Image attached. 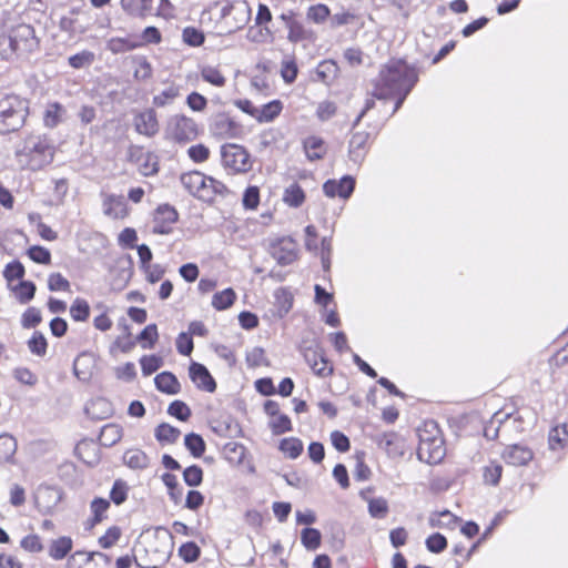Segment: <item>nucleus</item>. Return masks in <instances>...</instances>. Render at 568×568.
Instances as JSON below:
<instances>
[{
	"instance_id": "obj_1",
	"label": "nucleus",
	"mask_w": 568,
	"mask_h": 568,
	"mask_svg": "<svg viewBox=\"0 0 568 568\" xmlns=\"http://www.w3.org/2000/svg\"><path fill=\"white\" fill-rule=\"evenodd\" d=\"M418 75L414 68L400 60L389 61L379 72L375 82L373 97L386 99L398 95L394 111H397L412 88L417 82Z\"/></svg>"
},
{
	"instance_id": "obj_2",
	"label": "nucleus",
	"mask_w": 568,
	"mask_h": 568,
	"mask_svg": "<svg viewBox=\"0 0 568 568\" xmlns=\"http://www.w3.org/2000/svg\"><path fill=\"white\" fill-rule=\"evenodd\" d=\"M40 41L29 24H19L8 38H0V60L10 61L13 55L27 58L39 50Z\"/></svg>"
},
{
	"instance_id": "obj_3",
	"label": "nucleus",
	"mask_w": 568,
	"mask_h": 568,
	"mask_svg": "<svg viewBox=\"0 0 568 568\" xmlns=\"http://www.w3.org/2000/svg\"><path fill=\"white\" fill-rule=\"evenodd\" d=\"M29 114V101L13 93H0V133L19 130Z\"/></svg>"
},
{
	"instance_id": "obj_4",
	"label": "nucleus",
	"mask_w": 568,
	"mask_h": 568,
	"mask_svg": "<svg viewBox=\"0 0 568 568\" xmlns=\"http://www.w3.org/2000/svg\"><path fill=\"white\" fill-rule=\"evenodd\" d=\"M183 187L199 200L211 202L216 195L226 192V186L199 171L183 173L180 178Z\"/></svg>"
},
{
	"instance_id": "obj_5",
	"label": "nucleus",
	"mask_w": 568,
	"mask_h": 568,
	"mask_svg": "<svg viewBox=\"0 0 568 568\" xmlns=\"http://www.w3.org/2000/svg\"><path fill=\"white\" fill-rule=\"evenodd\" d=\"M418 457L428 464H437L445 456L444 440L434 422L425 424V429H419Z\"/></svg>"
},
{
	"instance_id": "obj_6",
	"label": "nucleus",
	"mask_w": 568,
	"mask_h": 568,
	"mask_svg": "<svg viewBox=\"0 0 568 568\" xmlns=\"http://www.w3.org/2000/svg\"><path fill=\"white\" fill-rule=\"evenodd\" d=\"M20 162L31 170H39L51 163L53 159V148L47 139L41 136H31L26 140L24 146L18 152Z\"/></svg>"
},
{
	"instance_id": "obj_7",
	"label": "nucleus",
	"mask_w": 568,
	"mask_h": 568,
	"mask_svg": "<svg viewBox=\"0 0 568 568\" xmlns=\"http://www.w3.org/2000/svg\"><path fill=\"white\" fill-rule=\"evenodd\" d=\"M164 132L166 139L185 144L197 138L199 125L192 118L174 114L169 118Z\"/></svg>"
},
{
	"instance_id": "obj_8",
	"label": "nucleus",
	"mask_w": 568,
	"mask_h": 568,
	"mask_svg": "<svg viewBox=\"0 0 568 568\" xmlns=\"http://www.w3.org/2000/svg\"><path fill=\"white\" fill-rule=\"evenodd\" d=\"M142 552H149V548L138 545L133 548V557L123 556L118 558L116 568H130L133 561L138 567L141 568H158L162 562H164L169 557L168 547L163 549H154L152 550V556L148 560L142 558Z\"/></svg>"
},
{
	"instance_id": "obj_9",
	"label": "nucleus",
	"mask_w": 568,
	"mask_h": 568,
	"mask_svg": "<svg viewBox=\"0 0 568 568\" xmlns=\"http://www.w3.org/2000/svg\"><path fill=\"white\" fill-rule=\"evenodd\" d=\"M221 155L224 168L233 173L247 172L252 166L248 152L241 145L225 144Z\"/></svg>"
},
{
	"instance_id": "obj_10",
	"label": "nucleus",
	"mask_w": 568,
	"mask_h": 568,
	"mask_svg": "<svg viewBox=\"0 0 568 568\" xmlns=\"http://www.w3.org/2000/svg\"><path fill=\"white\" fill-rule=\"evenodd\" d=\"M179 214L176 210L169 205L162 204L153 213L152 232L155 234H169L176 223Z\"/></svg>"
},
{
	"instance_id": "obj_11",
	"label": "nucleus",
	"mask_w": 568,
	"mask_h": 568,
	"mask_svg": "<svg viewBox=\"0 0 568 568\" xmlns=\"http://www.w3.org/2000/svg\"><path fill=\"white\" fill-rule=\"evenodd\" d=\"M221 18L225 20V29L229 32L241 29L248 20V9L242 6L226 3L221 9Z\"/></svg>"
},
{
	"instance_id": "obj_12",
	"label": "nucleus",
	"mask_w": 568,
	"mask_h": 568,
	"mask_svg": "<svg viewBox=\"0 0 568 568\" xmlns=\"http://www.w3.org/2000/svg\"><path fill=\"white\" fill-rule=\"evenodd\" d=\"M103 214L112 220H123L129 215L128 204L122 195L101 193Z\"/></svg>"
},
{
	"instance_id": "obj_13",
	"label": "nucleus",
	"mask_w": 568,
	"mask_h": 568,
	"mask_svg": "<svg viewBox=\"0 0 568 568\" xmlns=\"http://www.w3.org/2000/svg\"><path fill=\"white\" fill-rule=\"evenodd\" d=\"M133 125L139 134L148 138L154 136L159 132V122L156 112L153 109H146L134 115Z\"/></svg>"
},
{
	"instance_id": "obj_14",
	"label": "nucleus",
	"mask_w": 568,
	"mask_h": 568,
	"mask_svg": "<svg viewBox=\"0 0 568 568\" xmlns=\"http://www.w3.org/2000/svg\"><path fill=\"white\" fill-rule=\"evenodd\" d=\"M304 357L315 375L327 377L333 373V366L325 357L322 349L307 348L304 353Z\"/></svg>"
},
{
	"instance_id": "obj_15",
	"label": "nucleus",
	"mask_w": 568,
	"mask_h": 568,
	"mask_svg": "<svg viewBox=\"0 0 568 568\" xmlns=\"http://www.w3.org/2000/svg\"><path fill=\"white\" fill-rule=\"evenodd\" d=\"M272 255L281 265H288L297 258V244L290 237L278 240L272 246Z\"/></svg>"
},
{
	"instance_id": "obj_16",
	"label": "nucleus",
	"mask_w": 568,
	"mask_h": 568,
	"mask_svg": "<svg viewBox=\"0 0 568 568\" xmlns=\"http://www.w3.org/2000/svg\"><path fill=\"white\" fill-rule=\"evenodd\" d=\"M355 187V181L352 176L345 175L341 180H328L323 185V191L328 197L338 196L348 199Z\"/></svg>"
},
{
	"instance_id": "obj_17",
	"label": "nucleus",
	"mask_w": 568,
	"mask_h": 568,
	"mask_svg": "<svg viewBox=\"0 0 568 568\" xmlns=\"http://www.w3.org/2000/svg\"><path fill=\"white\" fill-rule=\"evenodd\" d=\"M501 457L508 465L525 466L532 459L534 454L529 447L515 444L507 446Z\"/></svg>"
},
{
	"instance_id": "obj_18",
	"label": "nucleus",
	"mask_w": 568,
	"mask_h": 568,
	"mask_svg": "<svg viewBox=\"0 0 568 568\" xmlns=\"http://www.w3.org/2000/svg\"><path fill=\"white\" fill-rule=\"evenodd\" d=\"M211 130L214 135L223 139L236 138L240 133V126L226 114H217L214 118Z\"/></svg>"
},
{
	"instance_id": "obj_19",
	"label": "nucleus",
	"mask_w": 568,
	"mask_h": 568,
	"mask_svg": "<svg viewBox=\"0 0 568 568\" xmlns=\"http://www.w3.org/2000/svg\"><path fill=\"white\" fill-rule=\"evenodd\" d=\"M190 377L197 388L212 393L216 388L215 381L211 376L206 367L199 363H193L190 366Z\"/></svg>"
},
{
	"instance_id": "obj_20",
	"label": "nucleus",
	"mask_w": 568,
	"mask_h": 568,
	"mask_svg": "<svg viewBox=\"0 0 568 568\" xmlns=\"http://www.w3.org/2000/svg\"><path fill=\"white\" fill-rule=\"evenodd\" d=\"M95 559L108 560V557L102 552H87L78 550L73 552L67 560L68 568H90L92 561Z\"/></svg>"
},
{
	"instance_id": "obj_21",
	"label": "nucleus",
	"mask_w": 568,
	"mask_h": 568,
	"mask_svg": "<svg viewBox=\"0 0 568 568\" xmlns=\"http://www.w3.org/2000/svg\"><path fill=\"white\" fill-rule=\"evenodd\" d=\"M123 464L133 470L146 469L150 465L149 456L140 448H129L122 457Z\"/></svg>"
},
{
	"instance_id": "obj_22",
	"label": "nucleus",
	"mask_w": 568,
	"mask_h": 568,
	"mask_svg": "<svg viewBox=\"0 0 568 568\" xmlns=\"http://www.w3.org/2000/svg\"><path fill=\"white\" fill-rule=\"evenodd\" d=\"M73 540L69 536L52 539L48 546V555L53 560H62L72 550Z\"/></svg>"
},
{
	"instance_id": "obj_23",
	"label": "nucleus",
	"mask_w": 568,
	"mask_h": 568,
	"mask_svg": "<svg viewBox=\"0 0 568 568\" xmlns=\"http://www.w3.org/2000/svg\"><path fill=\"white\" fill-rule=\"evenodd\" d=\"M67 110L59 102L48 103L43 113V124L53 129L65 120Z\"/></svg>"
},
{
	"instance_id": "obj_24",
	"label": "nucleus",
	"mask_w": 568,
	"mask_h": 568,
	"mask_svg": "<svg viewBox=\"0 0 568 568\" xmlns=\"http://www.w3.org/2000/svg\"><path fill=\"white\" fill-rule=\"evenodd\" d=\"M368 138L367 132H356L352 135L348 152L353 162L359 163L364 159Z\"/></svg>"
},
{
	"instance_id": "obj_25",
	"label": "nucleus",
	"mask_w": 568,
	"mask_h": 568,
	"mask_svg": "<svg viewBox=\"0 0 568 568\" xmlns=\"http://www.w3.org/2000/svg\"><path fill=\"white\" fill-rule=\"evenodd\" d=\"M496 424H505V426H508L509 424H518L515 427L519 432L524 430L521 416L511 417L510 414L496 413L491 420L489 422V425L486 426L485 428V436L491 439H494L497 436V428H495L493 434H490V428L494 427Z\"/></svg>"
},
{
	"instance_id": "obj_26",
	"label": "nucleus",
	"mask_w": 568,
	"mask_h": 568,
	"mask_svg": "<svg viewBox=\"0 0 568 568\" xmlns=\"http://www.w3.org/2000/svg\"><path fill=\"white\" fill-rule=\"evenodd\" d=\"M154 383L156 388L165 394L175 395L180 392V383L178 378L170 372H162L155 376Z\"/></svg>"
},
{
	"instance_id": "obj_27",
	"label": "nucleus",
	"mask_w": 568,
	"mask_h": 568,
	"mask_svg": "<svg viewBox=\"0 0 568 568\" xmlns=\"http://www.w3.org/2000/svg\"><path fill=\"white\" fill-rule=\"evenodd\" d=\"M287 40L293 43L302 42V41H314L315 33L307 29L300 20L295 22H291L290 28L287 29Z\"/></svg>"
},
{
	"instance_id": "obj_28",
	"label": "nucleus",
	"mask_w": 568,
	"mask_h": 568,
	"mask_svg": "<svg viewBox=\"0 0 568 568\" xmlns=\"http://www.w3.org/2000/svg\"><path fill=\"white\" fill-rule=\"evenodd\" d=\"M428 523L433 528H446L453 530L457 527L459 518L450 511L444 510L432 514L429 516Z\"/></svg>"
},
{
	"instance_id": "obj_29",
	"label": "nucleus",
	"mask_w": 568,
	"mask_h": 568,
	"mask_svg": "<svg viewBox=\"0 0 568 568\" xmlns=\"http://www.w3.org/2000/svg\"><path fill=\"white\" fill-rule=\"evenodd\" d=\"M153 0H121L122 9L131 16L144 17L151 12Z\"/></svg>"
},
{
	"instance_id": "obj_30",
	"label": "nucleus",
	"mask_w": 568,
	"mask_h": 568,
	"mask_svg": "<svg viewBox=\"0 0 568 568\" xmlns=\"http://www.w3.org/2000/svg\"><path fill=\"white\" fill-rule=\"evenodd\" d=\"M200 74L203 81L222 88L226 83V78L219 67L205 64L200 68Z\"/></svg>"
},
{
	"instance_id": "obj_31",
	"label": "nucleus",
	"mask_w": 568,
	"mask_h": 568,
	"mask_svg": "<svg viewBox=\"0 0 568 568\" xmlns=\"http://www.w3.org/2000/svg\"><path fill=\"white\" fill-rule=\"evenodd\" d=\"M304 150L307 159L311 161L322 159L326 152L323 139L318 136H308L305 139Z\"/></svg>"
},
{
	"instance_id": "obj_32",
	"label": "nucleus",
	"mask_w": 568,
	"mask_h": 568,
	"mask_svg": "<svg viewBox=\"0 0 568 568\" xmlns=\"http://www.w3.org/2000/svg\"><path fill=\"white\" fill-rule=\"evenodd\" d=\"M274 307L278 317L285 316L293 306V296L285 288H278L274 293Z\"/></svg>"
},
{
	"instance_id": "obj_33",
	"label": "nucleus",
	"mask_w": 568,
	"mask_h": 568,
	"mask_svg": "<svg viewBox=\"0 0 568 568\" xmlns=\"http://www.w3.org/2000/svg\"><path fill=\"white\" fill-rule=\"evenodd\" d=\"M305 201V193L297 183H292L285 187L283 202L290 207H300Z\"/></svg>"
},
{
	"instance_id": "obj_34",
	"label": "nucleus",
	"mask_w": 568,
	"mask_h": 568,
	"mask_svg": "<svg viewBox=\"0 0 568 568\" xmlns=\"http://www.w3.org/2000/svg\"><path fill=\"white\" fill-rule=\"evenodd\" d=\"M139 47V43L135 42L131 37L128 38H111L106 42V49L111 51L113 54H120L129 52Z\"/></svg>"
},
{
	"instance_id": "obj_35",
	"label": "nucleus",
	"mask_w": 568,
	"mask_h": 568,
	"mask_svg": "<svg viewBox=\"0 0 568 568\" xmlns=\"http://www.w3.org/2000/svg\"><path fill=\"white\" fill-rule=\"evenodd\" d=\"M282 111V103L278 100L271 101L262 106H257L256 121L264 123L271 122Z\"/></svg>"
},
{
	"instance_id": "obj_36",
	"label": "nucleus",
	"mask_w": 568,
	"mask_h": 568,
	"mask_svg": "<svg viewBox=\"0 0 568 568\" xmlns=\"http://www.w3.org/2000/svg\"><path fill=\"white\" fill-rule=\"evenodd\" d=\"M17 440L9 434L0 435V463H9L12 460L17 452Z\"/></svg>"
},
{
	"instance_id": "obj_37",
	"label": "nucleus",
	"mask_w": 568,
	"mask_h": 568,
	"mask_svg": "<svg viewBox=\"0 0 568 568\" xmlns=\"http://www.w3.org/2000/svg\"><path fill=\"white\" fill-rule=\"evenodd\" d=\"M75 454L85 464L92 465L98 462L97 445L92 440H81L75 446Z\"/></svg>"
},
{
	"instance_id": "obj_38",
	"label": "nucleus",
	"mask_w": 568,
	"mask_h": 568,
	"mask_svg": "<svg viewBox=\"0 0 568 568\" xmlns=\"http://www.w3.org/2000/svg\"><path fill=\"white\" fill-rule=\"evenodd\" d=\"M123 435V429L116 424H108L102 427L100 433V442L104 446H113L116 444Z\"/></svg>"
},
{
	"instance_id": "obj_39",
	"label": "nucleus",
	"mask_w": 568,
	"mask_h": 568,
	"mask_svg": "<svg viewBox=\"0 0 568 568\" xmlns=\"http://www.w3.org/2000/svg\"><path fill=\"white\" fill-rule=\"evenodd\" d=\"M236 300V293L232 288L217 292L212 297V306L217 311L231 307Z\"/></svg>"
},
{
	"instance_id": "obj_40",
	"label": "nucleus",
	"mask_w": 568,
	"mask_h": 568,
	"mask_svg": "<svg viewBox=\"0 0 568 568\" xmlns=\"http://www.w3.org/2000/svg\"><path fill=\"white\" fill-rule=\"evenodd\" d=\"M159 338V332L155 324H149L144 329L136 336V343L141 345L143 349H151L154 347Z\"/></svg>"
},
{
	"instance_id": "obj_41",
	"label": "nucleus",
	"mask_w": 568,
	"mask_h": 568,
	"mask_svg": "<svg viewBox=\"0 0 568 568\" xmlns=\"http://www.w3.org/2000/svg\"><path fill=\"white\" fill-rule=\"evenodd\" d=\"M89 16V11L78 12L75 18L72 17H63L60 21V27L62 30L68 31L70 33H83L87 28L79 24L80 20L87 18Z\"/></svg>"
},
{
	"instance_id": "obj_42",
	"label": "nucleus",
	"mask_w": 568,
	"mask_h": 568,
	"mask_svg": "<svg viewBox=\"0 0 568 568\" xmlns=\"http://www.w3.org/2000/svg\"><path fill=\"white\" fill-rule=\"evenodd\" d=\"M180 430L170 424H160L155 428V438L162 444H173L180 437Z\"/></svg>"
},
{
	"instance_id": "obj_43",
	"label": "nucleus",
	"mask_w": 568,
	"mask_h": 568,
	"mask_svg": "<svg viewBox=\"0 0 568 568\" xmlns=\"http://www.w3.org/2000/svg\"><path fill=\"white\" fill-rule=\"evenodd\" d=\"M14 293L16 298L21 303L26 304L34 297L36 285L30 281H21L11 288Z\"/></svg>"
},
{
	"instance_id": "obj_44",
	"label": "nucleus",
	"mask_w": 568,
	"mask_h": 568,
	"mask_svg": "<svg viewBox=\"0 0 568 568\" xmlns=\"http://www.w3.org/2000/svg\"><path fill=\"white\" fill-rule=\"evenodd\" d=\"M179 95V87L171 84L153 97V104L159 108L171 104Z\"/></svg>"
},
{
	"instance_id": "obj_45",
	"label": "nucleus",
	"mask_w": 568,
	"mask_h": 568,
	"mask_svg": "<svg viewBox=\"0 0 568 568\" xmlns=\"http://www.w3.org/2000/svg\"><path fill=\"white\" fill-rule=\"evenodd\" d=\"M280 449L285 456L295 459L303 452V443L295 437L284 438L280 443Z\"/></svg>"
},
{
	"instance_id": "obj_46",
	"label": "nucleus",
	"mask_w": 568,
	"mask_h": 568,
	"mask_svg": "<svg viewBox=\"0 0 568 568\" xmlns=\"http://www.w3.org/2000/svg\"><path fill=\"white\" fill-rule=\"evenodd\" d=\"M70 315L77 322L87 321L90 315L89 303L83 298L77 297L70 306Z\"/></svg>"
},
{
	"instance_id": "obj_47",
	"label": "nucleus",
	"mask_w": 568,
	"mask_h": 568,
	"mask_svg": "<svg viewBox=\"0 0 568 568\" xmlns=\"http://www.w3.org/2000/svg\"><path fill=\"white\" fill-rule=\"evenodd\" d=\"M322 536L315 528H304L301 532L302 545L307 550H316L321 546Z\"/></svg>"
},
{
	"instance_id": "obj_48",
	"label": "nucleus",
	"mask_w": 568,
	"mask_h": 568,
	"mask_svg": "<svg viewBox=\"0 0 568 568\" xmlns=\"http://www.w3.org/2000/svg\"><path fill=\"white\" fill-rule=\"evenodd\" d=\"M184 445L192 456L199 458L205 452V443L203 438L194 433L187 434L184 438Z\"/></svg>"
},
{
	"instance_id": "obj_49",
	"label": "nucleus",
	"mask_w": 568,
	"mask_h": 568,
	"mask_svg": "<svg viewBox=\"0 0 568 568\" xmlns=\"http://www.w3.org/2000/svg\"><path fill=\"white\" fill-rule=\"evenodd\" d=\"M93 358L90 354L83 353L79 355L73 364V371L78 378L87 379L90 376V366Z\"/></svg>"
},
{
	"instance_id": "obj_50",
	"label": "nucleus",
	"mask_w": 568,
	"mask_h": 568,
	"mask_svg": "<svg viewBox=\"0 0 568 568\" xmlns=\"http://www.w3.org/2000/svg\"><path fill=\"white\" fill-rule=\"evenodd\" d=\"M368 513L373 518H384L388 513V503L383 497L368 499Z\"/></svg>"
},
{
	"instance_id": "obj_51",
	"label": "nucleus",
	"mask_w": 568,
	"mask_h": 568,
	"mask_svg": "<svg viewBox=\"0 0 568 568\" xmlns=\"http://www.w3.org/2000/svg\"><path fill=\"white\" fill-rule=\"evenodd\" d=\"M268 425L275 435H281L292 429L291 419L285 414H278L272 417Z\"/></svg>"
},
{
	"instance_id": "obj_52",
	"label": "nucleus",
	"mask_w": 568,
	"mask_h": 568,
	"mask_svg": "<svg viewBox=\"0 0 568 568\" xmlns=\"http://www.w3.org/2000/svg\"><path fill=\"white\" fill-rule=\"evenodd\" d=\"M109 507H110V503H109V500H106L104 498H94L91 501L90 508H91V513L93 515V518H92L93 525L102 521V519L105 517V513L109 509Z\"/></svg>"
},
{
	"instance_id": "obj_53",
	"label": "nucleus",
	"mask_w": 568,
	"mask_h": 568,
	"mask_svg": "<svg viewBox=\"0 0 568 568\" xmlns=\"http://www.w3.org/2000/svg\"><path fill=\"white\" fill-rule=\"evenodd\" d=\"M47 339L40 332H34L28 342L30 352L38 356H43L47 353Z\"/></svg>"
},
{
	"instance_id": "obj_54",
	"label": "nucleus",
	"mask_w": 568,
	"mask_h": 568,
	"mask_svg": "<svg viewBox=\"0 0 568 568\" xmlns=\"http://www.w3.org/2000/svg\"><path fill=\"white\" fill-rule=\"evenodd\" d=\"M140 364L142 373L145 376H149L162 366L163 361L161 357L156 355H144L141 357Z\"/></svg>"
},
{
	"instance_id": "obj_55",
	"label": "nucleus",
	"mask_w": 568,
	"mask_h": 568,
	"mask_svg": "<svg viewBox=\"0 0 568 568\" xmlns=\"http://www.w3.org/2000/svg\"><path fill=\"white\" fill-rule=\"evenodd\" d=\"M183 479L187 486H200L203 480V470L201 467L193 465L184 469Z\"/></svg>"
},
{
	"instance_id": "obj_56",
	"label": "nucleus",
	"mask_w": 568,
	"mask_h": 568,
	"mask_svg": "<svg viewBox=\"0 0 568 568\" xmlns=\"http://www.w3.org/2000/svg\"><path fill=\"white\" fill-rule=\"evenodd\" d=\"M94 53L88 50H83L69 58V64L74 69H80L90 65L94 61Z\"/></svg>"
},
{
	"instance_id": "obj_57",
	"label": "nucleus",
	"mask_w": 568,
	"mask_h": 568,
	"mask_svg": "<svg viewBox=\"0 0 568 568\" xmlns=\"http://www.w3.org/2000/svg\"><path fill=\"white\" fill-rule=\"evenodd\" d=\"M306 17L315 23H322L329 17V9L327 6L322 3L311 6L307 10Z\"/></svg>"
},
{
	"instance_id": "obj_58",
	"label": "nucleus",
	"mask_w": 568,
	"mask_h": 568,
	"mask_svg": "<svg viewBox=\"0 0 568 568\" xmlns=\"http://www.w3.org/2000/svg\"><path fill=\"white\" fill-rule=\"evenodd\" d=\"M12 375L22 385L32 387L38 383L37 375L27 367L14 368Z\"/></svg>"
},
{
	"instance_id": "obj_59",
	"label": "nucleus",
	"mask_w": 568,
	"mask_h": 568,
	"mask_svg": "<svg viewBox=\"0 0 568 568\" xmlns=\"http://www.w3.org/2000/svg\"><path fill=\"white\" fill-rule=\"evenodd\" d=\"M28 256L36 263L48 265L51 263V253L48 248L39 245L28 250Z\"/></svg>"
},
{
	"instance_id": "obj_60",
	"label": "nucleus",
	"mask_w": 568,
	"mask_h": 568,
	"mask_svg": "<svg viewBox=\"0 0 568 568\" xmlns=\"http://www.w3.org/2000/svg\"><path fill=\"white\" fill-rule=\"evenodd\" d=\"M503 467L496 462H491L484 468V480L489 485H497L501 477Z\"/></svg>"
},
{
	"instance_id": "obj_61",
	"label": "nucleus",
	"mask_w": 568,
	"mask_h": 568,
	"mask_svg": "<svg viewBox=\"0 0 568 568\" xmlns=\"http://www.w3.org/2000/svg\"><path fill=\"white\" fill-rule=\"evenodd\" d=\"M20 546L26 551L33 552V554H37V552H40L43 550L42 540H41L40 536H38L36 534H30V535L24 536L20 541Z\"/></svg>"
},
{
	"instance_id": "obj_62",
	"label": "nucleus",
	"mask_w": 568,
	"mask_h": 568,
	"mask_svg": "<svg viewBox=\"0 0 568 568\" xmlns=\"http://www.w3.org/2000/svg\"><path fill=\"white\" fill-rule=\"evenodd\" d=\"M48 288L52 292L70 291V282L61 273H51L48 277Z\"/></svg>"
},
{
	"instance_id": "obj_63",
	"label": "nucleus",
	"mask_w": 568,
	"mask_h": 568,
	"mask_svg": "<svg viewBox=\"0 0 568 568\" xmlns=\"http://www.w3.org/2000/svg\"><path fill=\"white\" fill-rule=\"evenodd\" d=\"M246 363L250 367L267 365L265 352L261 347H254L246 354Z\"/></svg>"
},
{
	"instance_id": "obj_64",
	"label": "nucleus",
	"mask_w": 568,
	"mask_h": 568,
	"mask_svg": "<svg viewBox=\"0 0 568 568\" xmlns=\"http://www.w3.org/2000/svg\"><path fill=\"white\" fill-rule=\"evenodd\" d=\"M168 413L180 420H186L191 416V409L182 400H174L169 406Z\"/></svg>"
}]
</instances>
